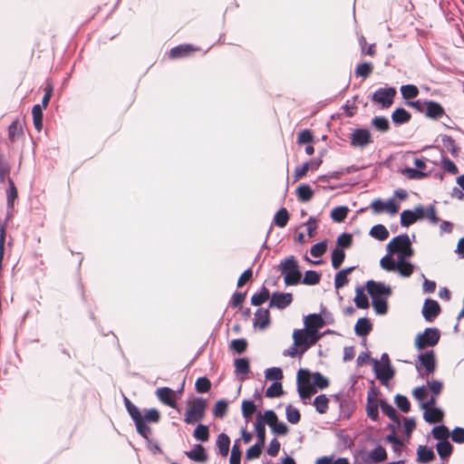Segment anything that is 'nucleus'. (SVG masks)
Segmentation results:
<instances>
[{
    "label": "nucleus",
    "instance_id": "c03bdc74",
    "mask_svg": "<svg viewBox=\"0 0 464 464\" xmlns=\"http://www.w3.org/2000/svg\"><path fill=\"white\" fill-rule=\"evenodd\" d=\"M321 276V273L315 270H307L305 271L304 277H301V284L306 285H317L320 282Z\"/></svg>",
    "mask_w": 464,
    "mask_h": 464
},
{
    "label": "nucleus",
    "instance_id": "13d9d810",
    "mask_svg": "<svg viewBox=\"0 0 464 464\" xmlns=\"http://www.w3.org/2000/svg\"><path fill=\"white\" fill-rule=\"evenodd\" d=\"M265 444L256 441L254 445H252L250 448H248L246 451V460H252L258 459L262 453V449L264 448Z\"/></svg>",
    "mask_w": 464,
    "mask_h": 464
},
{
    "label": "nucleus",
    "instance_id": "0e129e2a",
    "mask_svg": "<svg viewBox=\"0 0 464 464\" xmlns=\"http://www.w3.org/2000/svg\"><path fill=\"white\" fill-rule=\"evenodd\" d=\"M345 258V252L343 249H339L337 247H334L332 251V266L334 269H338L341 265L343 264V260Z\"/></svg>",
    "mask_w": 464,
    "mask_h": 464
},
{
    "label": "nucleus",
    "instance_id": "2f4dec72",
    "mask_svg": "<svg viewBox=\"0 0 464 464\" xmlns=\"http://www.w3.org/2000/svg\"><path fill=\"white\" fill-rule=\"evenodd\" d=\"M257 406L254 401L243 400L241 404L242 417L245 419L246 423L251 420L254 413L256 411Z\"/></svg>",
    "mask_w": 464,
    "mask_h": 464
},
{
    "label": "nucleus",
    "instance_id": "dca6fc26",
    "mask_svg": "<svg viewBox=\"0 0 464 464\" xmlns=\"http://www.w3.org/2000/svg\"><path fill=\"white\" fill-rule=\"evenodd\" d=\"M322 163L323 160L321 158H314L297 167L295 169L294 181H296L304 177L308 170H317Z\"/></svg>",
    "mask_w": 464,
    "mask_h": 464
},
{
    "label": "nucleus",
    "instance_id": "1a4fd4ad",
    "mask_svg": "<svg viewBox=\"0 0 464 464\" xmlns=\"http://www.w3.org/2000/svg\"><path fill=\"white\" fill-rule=\"evenodd\" d=\"M379 391L374 387L372 386L368 392L367 396V403L365 407V411L367 413V416L373 421H377L379 420V407H380V401L376 398V395L378 394Z\"/></svg>",
    "mask_w": 464,
    "mask_h": 464
},
{
    "label": "nucleus",
    "instance_id": "680f3d73",
    "mask_svg": "<svg viewBox=\"0 0 464 464\" xmlns=\"http://www.w3.org/2000/svg\"><path fill=\"white\" fill-rule=\"evenodd\" d=\"M228 402L225 399L218 400L214 408L213 414L216 418H224L227 412Z\"/></svg>",
    "mask_w": 464,
    "mask_h": 464
},
{
    "label": "nucleus",
    "instance_id": "a19ab883",
    "mask_svg": "<svg viewBox=\"0 0 464 464\" xmlns=\"http://www.w3.org/2000/svg\"><path fill=\"white\" fill-rule=\"evenodd\" d=\"M43 110L40 104H34L32 109L34 127L38 131H41L43 129Z\"/></svg>",
    "mask_w": 464,
    "mask_h": 464
},
{
    "label": "nucleus",
    "instance_id": "72a5a7b5",
    "mask_svg": "<svg viewBox=\"0 0 464 464\" xmlns=\"http://www.w3.org/2000/svg\"><path fill=\"white\" fill-rule=\"evenodd\" d=\"M296 197L299 201L307 202L314 196V190L308 184H300L295 189Z\"/></svg>",
    "mask_w": 464,
    "mask_h": 464
},
{
    "label": "nucleus",
    "instance_id": "6e6552de",
    "mask_svg": "<svg viewBox=\"0 0 464 464\" xmlns=\"http://www.w3.org/2000/svg\"><path fill=\"white\" fill-rule=\"evenodd\" d=\"M396 93L394 87H381L372 94L371 99L373 102L381 104L382 109H388L393 103Z\"/></svg>",
    "mask_w": 464,
    "mask_h": 464
},
{
    "label": "nucleus",
    "instance_id": "052dcab7",
    "mask_svg": "<svg viewBox=\"0 0 464 464\" xmlns=\"http://www.w3.org/2000/svg\"><path fill=\"white\" fill-rule=\"evenodd\" d=\"M284 394V390L281 382H274L266 391V397L278 398Z\"/></svg>",
    "mask_w": 464,
    "mask_h": 464
},
{
    "label": "nucleus",
    "instance_id": "4c0bfd02",
    "mask_svg": "<svg viewBox=\"0 0 464 464\" xmlns=\"http://www.w3.org/2000/svg\"><path fill=\"white\" fill-rule=\"evenodd\" d=\"M436 450L441 459H447L452 454L453 446L449 440L438 441Z\"/></svg>",
    "mask_w": 464,
    "mask_h": 464
},
{
    "label": "nucleus",
    "instance_id": "f3484780",
    "mask_svg": "<svg viewBox=\"0 0 464 464\" xmlns=\"http://www.w3.org/2000/svg\"><path fill=\"white\" fill-rule=\"evenodd\" d=\"M308 336L305 328L295 329L293 332V341L295 343V346H299L300 354L304 353L311 347Z\"/></svg>",
    "mask_w": 464,
    "mask_h": 464
},
{
    "label": "nucleus",
    "instance_id": "9d476101",
    "mask_svg": "<svg viewBox=\"0 0 464 464\" xmlns=\"http://www.w3.org/2000/svg\"><path fill=\"white\" fill-rule=\"evenodd\" d=\"M293 302V295L291 293L274 292L270 295L268 308H277L283 310L289 306Z\"/></svg>",
    "mask_w": 464,
    "mask_h": 464
},
{
    "label": "nucleus",
    "instance_id": "c9c22d12",
    "mask_svg": "<svg viewBox=\"0 0 464 464\" xmlns=\"http://www.w3.org/2000/svg\"><path fill=\"white\" fill-rule=\"evenodd\" d=\"M269 298H270L269 290L265 285H262L259 292L255 293L251 296V304L254 306H259V305L263 304L266 301H267Z\"/></svg>",
    "mask_w": 464,
    "mask_h": 464
},
{
    "label": "nucleus",
    "instance_id": "338daca9",
    "mask_svg": "<svg viewBox=\"0 0 464 464\" xmlns=\"http://www.w3.org/2000/svg\"><path fill=\"white\" fill-rule=\"evenodd\" d=\"M211 389V382L206 376L198 377L195 382V390L198 393H205Z\"/></svg>",
    "mask_w": 464,
    "mask_h": 464
},
{
    "label": "nucleus",
    "instance_id": "0eeeda50",
    "mask_svg": "<svg viewBox=\"0 0 464 464\" xmlns=\"http://www.w3.org/2000/svg\"><path fill=\"white\" fill-rule=\"evenodd\" d=\"M365 290L368 295L371 296L372 301L373 298L375 299H387L392 294V288L390 285L384 284L383 282L374 281L372 279L368 280L365 283Z\"/></svg>",
    "mask_w": 464,
    "mask_h": 464
},
{
    "label": "nucleus",
    "instance_id": "774afa93",
    "mask_svg": "<svg viewBox=\"0 0 464 464\" xmlns=\"http://www.w3.org/2000/svg\"><path fill=\"white\" fill-rule=\"evenodd\" d=\"M417 219L411 209H404L401 213L400 224L401 227H408L416 223Z\"/></svg>",
    "mask_w": 464,
    "mask_h": 464
},
{
    "label": "nucleus",
    "instance_id": "69168bd1",
    "mask_svg": "<svg viewBox=\"0 0 464 464\" xmlns=\"http://www.w3.org/2000/svg\"><path fill=\"white\" fill-rule=\"evenodd\" d=\"M372 305L376 314L384 315L388 313V302L387 299H375L372 301Z\"/></svg>",
    "mask_w": 464,
    "mask_h": 464
},
{
    "label": "nucleus",
    "instance_id": "ea45409f",
    "mask_svg": "<svg viewBox=\"0 0 464 464\" xmlns=\"http://www.w3.org/2000/svg\"><path fill=\"white\" fill-rule=\"evenodd\" d=\"M8 188H6V208H14V199L17 198V188L12 179H8Z\"/></svg>",
    "mask_w": 464,
    "mask_h": 464
},
{
    "label": "nucleus",
    "instance_id": "2eb2a0df",
    "mask_svg": "<svg viewBox=\"0 0 464 464\" xmlns=\"http://www.w3.org/2000/svg\"><path fill=\"white\" fill-rule=\"evenodd\" d=\"M411 239L408 234H401L392 238L387 244L386 250L389 254H397L405 246L411 245Z\"/></svg>",
    "mask_w": 464,
    "mask_h": 464
},
{
    "label": "nucleus",
    "instance_id": "4468645a",
    "mask_svg": "<svg viewBox=\"0 0 464 464\" xmlns=\"http://www.w3.org/2000/svg\"><path fill=\"white\" fill-rule=\"evenodd\" d=\"M362 459L365 464L380 463L387 459L388 454L386 450L382 445H377L370 452H363Z\"/></svg>",
    "mask_w": 464,
    "mask_h": 464
},
{
    "label": "nucleus",
    "instance_id": "473e14b6",
    "mask_svg": "<svg viewBox=\"0 0 464 464\" xmlns=\"http://www.w3.org/2000/svg\"><path fill=\"white\" fill-rule=\"evenodd\" d=\"M195 50L191 44H179L170 49L169 57L173 59L186 57Z\"/></svg>",
    "mask_w": 464,
    "mask_h": 464
},
{
    "label": "nucleus",
    "instance_id": "4d7b16f0",
    "mask_svg": "<svg viewBox=\"0 0 464 464\" xmlns=\"http://www.w3.org/2000/svg\"><path fill=\"white\" fill-rule=\"evenodd\" d=\"M392 255L393 254H389V252H387V254L382 257V259L380 260V266L382 269L386 271L396 272V267L398 266V260L394 261V259L392 256Z\"/></svg>",
    "mask_w": 464,
    "mask_h": 464
},
{
    "label": "nucleus",
    "instance_id": "bf43d9fd",
    "mask_svg": "<svg viewBox=\"0 0 464 464\" xmlns=\"http://www.w3.org/2000/svg\"><path fill=\"white\" fill-rule=\"evenodd\" d=\"M372 126L381 132H386L390 129V122L384 116H375L372 119Z\"/></svg>",
    "mask_w": 464,
    "mask_h": 464
},
{
    "label": "nucleus",
    "instance_id": "8fccbe9b",
    "mask_svg": "<svg viewBox=\"0 0 464 464\" xmlns=\"http://www.w3.org/2000/svg\"><path fill=\"white\" fill-rule=\"evenodd\" d=\"M353 242V235L351 233L343 232L337 237L335 247L344 250L350 248Z\"/></svg>",
    "mask_w": 464,
    "mask_h": 464
},
{
    "label": "nucleus",
    "instance_id": "c85d7f7f",
    "mask_svg": "<svg viewBox=\"0 0 464 464\" xmlns=\"http://www.w3.org/2000/svg\"><path fill=\"white\" fill-rule=\"evenodd\" d=\"M436 459L435 453L431 448L420 445L417 449V461L420 463H428Z\"/></svg>",
    "mask_w": 464,
    "mask_h": 464
},
{
    "label": "nucleus",
    "instance_id": "e2e57ef3",
    "mask_svg": "<svg viewBox=\"0 0 464 464\" xmlns=\"http://www.w3.org/2000/svg\"><path fill=\"white\" fill-rule=\"evenodd\" d=\"M285 417L288 422L291 424H296L301 420V413L298 409L288 404L285 408Z\"/></svg>",
    "mask_w": 464,
    "mask_h": 464
},
{
    "label": "nucleus",
    "instance_id": "6e6d98bb",
    "mask_svg": "<svg viewBox=\"0 0 464 464\" xmlns=\"http://www.w3.org/2000/svg\"><path fill=\"white\" fill-rule=\"evenodd\" d=\"M289 220V213L285 208H281L274 216V224L285 227Z\"/></svg>",
    "mask_w": 464,
    "mask_h": 464
},
{
    "label": "nucleus",
    "instance_id": "de8ad7c7",
    "mask_svg": "<svg viewBox=\"0 0 464 464\" xmlns=\"http://www.w3.org/2000/svg\"><path fill=\"white\" fill-rule=\"evenodd\" d=\"M400 92L403 99L410 101L419 95V89L414 84H404L400 88Z\"/></svg>",
    "mask_w": 464,
    "mask_h": 464
},
{
    "label": "nucleus",
    "instance_id": "f03ea898",
    "mask_svg": "<svg viewBox=\"0 0 464 464\" xmlns=\"http://www.w3.org/2000/svg\"><path fill=\"white\" fill-rule=\"evenodd\" d=\"M144 414L140 411L139 420L134 418L133 422L136 430L142 438L151 435V429L148 423H158L160 420V412L156 408L143 409Z\"/></svg>",
    "mask_w": 464,
    "mask_h": 464
},
{
    "label": "nucleus",
    "instance_id": "5fc2aeb1",
    "mask_svg": "<svg viewBox=\"0 0 464 464\" xmlns=\"http://www.w3.org/2000/svg\"><path fill=\"white\" fill-rule=\"evenodd\" d=\"M414 265L410 261L401 262L398 260V266L396 267V272L399 273L401 276L409 277L413 274Z\"/></svg>",
    "mask_w": 464,
    "mask_h": 464
},
{
    "label": "nucleus",
    "instance_id": "6ab92c4d",
    "mask_svg": "<svg viewBox=\"0 0 464 464\" xmlns=\"http://www.w3.org/2000/svg\"><path fill=\"white\" fill-rule=\"evenodd\" d=\"M235 372L238 375V379L244 382L250 372V361L247 357L236 358L234 360Z\"/></svg>",
    "mask_w": 464,
    "mask_h": 464
},
{
    "label": "nucleus",
    "instance_id": "09e8293b",
    "mask_svg": "<svg viewBox=\"0 0 464 464\" xmlns=\"http://www.w3.org/2000/svg\"><path fill=\"white\" fill-rule=\"evenodd\" d=\"M193 437L201 442H206L209 439V429L208 426L198 423L193 431Z\"/></svg>",
    "mask_w": 464,
    "mask_h": 464
},
{
    "label": "nucleus",
    "instance_id": "bb28decb",
    "mask_svg": "<svg viewBox=\"0 0 464 464\" xmlns=\"http://www.w3.org/2000/svg\"><path fill=\"white\" fill-rule=\"evenodd\" d=\"M312 372L308 369L300 368L296 374V388L300 387H308L312 388Z\"/></svg>",
    "mask_w": 464,
    "mask_h": 464
},
{
    "label": "nucleus",
    "instance_id": "603ef678",
    "mask_svg": "<svg viewBox=\"0 0 464 464\" xmlns=\"http://www.w3.org/2000/svg\"><path fill=\"white\" fill-rule=\"evenodd\" d=\"M242 450L240 449V439L234 440L231 454L229 458V464H241Z\"/></svg>",
    "mask_w": 464,
    "mask_h": 464
},
{
    "label": "nucleus",
    "instance_id": "a211bd4d",
    "mask_svg": "<svg viewBox=\"0 0 464 464\" xmlns=\"http://www.w3.org/2000/svg\"><path fill=\"white\" fill-rule=\"evenodd\" d=\"M156 394L158 396V399L165 405H168L174 409L177 407V396L176 392L172 389L169 387L159 388L156 391Z\"/></svg>",
    "mask_w": 464,
    "mask_h": 464
},
{
    "label": "nucleus",
    "instance_id": "9b49d317",
    "mask_svg": "<svg viewBox=\"0 0 464 464\" xmlns=\"http://www.w3.org/2000/svg\"><path fill=\"white\" fill-rule=\"evenodd\" d=\"M372 370L376 378L381 382L382 385L388 386L390 380H392L395 375L394 368L392 366H381L379 361L377 360H372Z\"/></svg>",
    "mask_w": 464,
    "mask_h": 464
},
{
    "label": "nucleus",
    "instance_id": "58836bf2",
    "mask_svg": "<svg viewBox=\"0 0 464 464\" xmlns=\"http://www.w3.org/2000/svg\"><path fill=\"white\" fill-rule=\"evenodd\" d=\"M255 432L256 436V441L266 443V425L261 421V413H257L256 416V421L254 423Z\"/></svg>",
    "mask_w": 464,
    "mask_h": 464
},
{
    "label": "nucleus",
    "instance_id": "393cba45",
    "mask_svg": "<svg viewBox=\"0 0 464 464\" xmlns=\"http://www.w3.org/2000/svg\"><path fill=\"white\" fill-rule=\"evenodd\" d=\"M372 329V324L369 318L361 317L358 319L354 325V333L358 336L364 337L370 334Z\"/></svg>",
    "mask_w": 464,
    "mask_h": 464
},
{
    "label": "nucleus",
    "instance_id": "3c124183",
    "mask_svg": "<svg viewBox=\"0 0 464 464\" xmlns=\"http://www.w3.org/2000/svg\"><path fill=\"white\" fill-rule=\"evenodd\" d=\"M430 433L433 439L443 441L448 440L450 430L444 424H440L433 427Z\"/></svg>",
    "mask_w": 464,
    "mask_h": 464
},
{
    "label": "nucleus",
    "instance_id": "423d86ee",
    "mask_svg": "<svg viewBox=\"0 0 464 464\" xmlns=\"http://www.w3.org/2000/svg\"><path fill=\"white\" fill-rule=\"evenodd\" d=\"M207 408V400L202 397H197L192 406L187 410L184 417V421L188 424H194L201 420L205 416Z\"/></svg>",
    "mask_w": 464,
    "mask_h": 464
},
{
    "label": "nucleus",
    "instance_id": "a18cd8bd",
    "mask_svg": "<svg viewBox=\"0 0 464 464\" xmlns=\"http://www.w3.org/2000/svg\"><path fill=\"white\" fill-rule=\"evenodd\" d=\"M329 399L325 394L317 395L313 401V405L315 408V411L320 413H325L328 410Z\"/></svg>",
    "mask_w": 464,
    "mask_h": 464
},
{
    "label": "nucleus",
    "instance_id": "7c9ffc66",
    "mask_svg": "<svg viewBox=\"0 0 464 464\" xmlns=\"http://www.w3.org/2000/svg\"><path fill=\"white\" fill-rule=\"evenodd\" d=\"M355 269V266L345 267L335 274L334 287L339 289L348 284V275Z\"/></svg>",
    "mask_w": 464,
    "mask_h": 464
},
{
    "label": "nucleus",
    "instance_id": "f257e3e1",
    "mask_svg": "<svg viewBox=\"0 0 464 464\" xmlns=\"http://www.w3.org/2000/svg\"><path fill=\"white\" fill-rule=\"evenodd\" d=\"M278 269L284 276L285 285H297L301 284L302 272L295 256H289L280 262Z\"/></svg>",
    "mask_w": 464,
    "mask_h": 464
},
{
    "label": "nucleus",
    "instance_id": "864d4df0",
    "mask_svg": "<svg viewBox=\"0 0 464 464\" xmlns=\"http://www.w3.org/2000/svg\"><path fill=\"white\" fill-rule=\"evenodd\" d=\"M385 440L392 444V450L396 456L401 454V449L404 447L403 441L396 434H388Z\"/></svg>",
    "mask_w": 464,
    "mask_h": 464
},
{
    "label": "nucleus",
    "instance_id": "f8f14e48",
    "mask_svg": "<svg viewBox=\"0 0 464 464\" xmlns=\"http://www.w3.org/2000/svg\"><path fill=\"white\" fill-rule=\"evenodd\" d=\"M351 146L364 148L372 142V135L369 130L364 128H358L353 130L351 135Z\"/></svg>",
    "mask_w": 464,
    "mask_h": 464
},
{
    "label": "nucleus",
    "instance_id": "49530a36",
    "mask_svg": "<svg viewBox=\"0 0 464 464\" xmlns=\"http://www.w3.org/2000/svg\"><path fill=\"white\" fill-rule=\"evenodd\" d=\"M373 71V65L370 62H363L362 63H359L354 71V74L356 77H362L363 79H366L371 75V73Z\"/></svg>",
    "mask_w": 464,
    "mask_h": 464
},
{
    "label": "nucleus",
    "instance_id": "4be33fe9",
    "mask_svg": "<svg viewBox=\"0 0 464 464\" xmlns=\"http://www.w3.org/2000/svg\"><path fill=\"white\" fill-rule=\"evenodd\" d=\"M304 324L306 330H319L324 326V318L320 313L309 314L304 317Z\"/></svg>",
    "mask_w": 464,
    "mask_h": 464
},
{
    "label": "nucleus",
    "instance_id": "aec40b11",
    "mask_svg": "<svg viewBox=\"0 0 464 464\" xmlns=\"http://www.w3.org/2000/svg\"><path fill=\"white\" fill-rule=\"evenodd\" d=\"M185 455L189 459L198 463H205L208 459L207 450L201 444H195L190 450L185 451Z\"/></svg>",
    "mask_w": 464,
    "mask_h": 464
},
{
    "label": "nucleus",
    "instance_id": "79ce46f5",
    "mask_svg": "<svg viewBox=\"0 0 464 464\" xmlns=\"http://www.w3.org/2000/svg\"><path fill=\"white\" fill-rule=\"evenodd\" d=\"M348 213L349 208L347 206H338L332 209L330 217L333 221L342 223L346 218Z\"/></svg>",
    "mask_w": 464,
    "mask_h": 464
},
{
    "label": "nucleus",
    "instance_id": "5701e85b",
    "mask_svg": "<svg viewBox=\"0 0 464 464\" xmlns=\"http://www.w3.org/2000/svg\"><path fill=\"white\" fill-rule=\"evenodd\" d=\"M391 118L394 125H402L411 121V114L404 108L398 107L392 111Z\"/></svg>",
    "mask_w": 464,
    "mask_h": 464
},
{
    "label": "nucleus",
    "instance_id": "7ed1b4c3",
    "mask_svg": "<svg viewBox=\"0 0 464 464\" xmlns=\"http://www.w3.org/2000/svg\"><path fill=\"white\" fill-rule=\"evenodd\" d=\"M427 385L430 392V397L427 401H422L420 407L423 410V420L426 422L432 424L434 420L427 411L437 404V398L442 392L443 382L439 380L432 379L427 382Z\"/></svg>",
    "mask_w": 464,
    "mask_h": 464
},
{
    "label": "nucleus",
    "instance_id": "ddd939ff",
    "mask_svg": "<svg viewBox=\"0 0 464 464\" xmlns=\"http://www.w3.org/2000/svg\"><path fill=\"white\" fill-rule=\"evenodd\" d=\"M441 308L440 304L431 298L424 301L421 314L425 321L431 323L440 314Z\"/></svg>",
    "mask_w": 464,
    "mask_h": 464
},
{
    "label": "nucleus",
    "instance_id": "39448f33",
    "mask_svg": "<svg viewBox=\"0 0 464 464\" xmlns=\"http://www.w3.org/2000/svg\"><path fill=\"white\" fill-rule=\"evenodd\" d=\"M440 338V332L436 327H427L419 334L414 341V345L418 351H423L426 347H433L438 344Z\"/></svg>",
    "mask_w": 464,
    "mask_h": 464
},
{
    "label": "nucleus",
    "instance_id": "e433bc0d",
    "mask_svg": "<svg viewBox=\"0 0 464 464\" xmlns=\"http://www.w3.org/2000/svg\"><path fill=\"white\" fill-rule=\"evenodd\" d=\"M369 235L379 241H384L389 237V231L384 225L377 224L372 227Z\"/></svg>",
    "mask_w": 464,
    "mask_h": 464
},
{
    "label": "nucleus",
    "instance_id": "20e7f679",
    "mask_svg": "<svg viewBox=\"0 0 464 464\" xmlns=\"http://www.w3.org/2000/svg\"><path fill=\"white\" fill-rule=\"evenodd\" d=\"M415 367L420 377H423L424 374L427 376L433 374L437 368V360L434 351H420Z\"/></svg>",
    "mask_w": 464,
    "mask_h": 464
},
{
    "label": "nucleus",
    "instance_id": "a878e982",
    "mask_svg": "<svg viewBox=\"0 0 464 464\" xmlns=\"http://www.w3.org/2000/svg\"><path fill=\"white\" fill-rule=\"evenodd\" d=\"M230 442V438L227 434L221 432L218 435L216 446L220 456L227 457L228 455Z\"/></svg>",
    "mask_w": 464,
    "mask_h": 464
},
{
    "label": "nucleus",
    "instance_id": "f704fd0d",
    "mask_svg": "<svg viewBox=\"0 0 464 464\" xmlns=\"http://www.w3.org/2000/svg\"><path fill=\"white\" fill-rule=\"evenodd\" d=\"M313 381H312V388L317 390H324L326 389L330 382L328 378H326L323 373L320 372H312Z\"/></svg>",
    "mask_w": 464,
    "mask_h": 464
},
{
    "label": "nucleus",
    "instance_id": "c756f323",
    "mask_svg": "<svg viewBox=\"0 0 464 464\" xmlns=\"http://www.w3.org/2000/svg\"><path fill=\"white\" fill-rule=\"evenodd\" d=\"M364 286H357L355 289V297L353 299L355 306L359 309H367L370 306L369 299L364 293Z\"/></svg>",
    "mask_w": 464,
    "mask_h": 464
},
{
    "label": "nucleus",
    "instance_id": "b1692460",
    "mask_svg": "<svg viewBox=\"0 0 464 464\" xmlns=\"http://www.w3.org/2000/svg\"><path fill=\"white\" fill-rule=\"evenodd\" d=\"M270 324V314L268 309L258 308L255 313L254 325L260 330L266 328Z\"/></svg>",
    "mask_w": 464,
    "mask_h": 464
},
{
    "label": "nucleus",
    "instance_id": "412c9836",
    "mask_svg": "<svg viewBox=\"0 0 464 464\" xmlns=\"http://www.w3.org/2000/svg\"><path fill=\"white\" fill-rule=\"evenodd\" d=\"M425 116L431 120H439L445 115V110L442 105L435 101L427 100Z\"/></svg>",
    "mask_w": 464,
    "mask_h": 464
},
{
    "label": "nucleus",
    "instance_id": "37998d69",
    "mask_svg": "<svg viewBox=\"0 0 464 464\" xmlns=\"http://www.w3.org/2000/svg\"><path fill=\"white\" fill-rule=\"evenodd\" d=\"M353 411L354 405L352 403L350 400H343V401H340L339 419H350Z\"/></svg>",
    "mask_w": 464,
    "mask_h": 464
},
{
    "label": "nucleus",
    "instance_id": "cd10ccee",
    "mask_svg": "<svg viewBox=\"0 0 464 464\" xmlns=\"http://www.w3.org/2000/svg\"><path fill=\"white\" fill-rule=\"evenodd\" d=\"M380 408L382 409V413L386 415L391 420L395 422L397 426L401 425L400 417L392 405H391L385 400H380Z\"/></svg>",
    "mask_w": 464,
    "mask_h": 464
}]
</instances>
